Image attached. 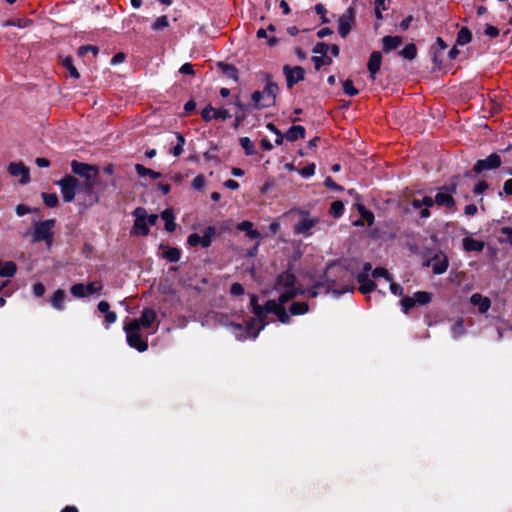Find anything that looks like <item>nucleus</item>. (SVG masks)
<instances>
[{
  "label": "nucleus",
  "instance_id": "obj_1",
  "mask_svg": "<svg viewBox=\"0 0 512 512\" xmlns=\"http://www.w3.org/2000/svg\"><path fill=\"white\" fill-rule=\"evenodd\" d=\"M274 289L279 293L277 300H269L264 306H260L257 296H250V304L255 314V318L250 320L245 327L242 324H231V328L236 338L244 340L249 337L256 338L259 332L264 328V319L268 313H273L283 324L290 322V316L286 312L284 305L302 293L301 289L296 286V278L293 274L285 272L278 276Z\"/></svg>",
  "mask_w": 512,
  "mask_h": 512
},
{
  "label": "nucleus",
  "instance_id": "obj_2",
  "mask_svg": "<svg viewBox=\"0 0 512 512\" xmlns=\"http://www.w3.org/2000/svg\"><path fill=\"white\" fill-rule=\"evenodd\" d=\"M266 85L262 91H255L251 95L252 108L263 109L272 107L276 102L278 85L271 80L270 75H265Z\"/></svg>",
  "mask_w": 512,
  "mask_h": 512
},
{
  "label": "nucleus",
  "instance_id": "obj_3",
  "mask_svg": "<svg viewBox=\"0 0 512 512\" xmlns=\"http://www.w3.org/2000/svg\"><path fill=\"white\" fill-rule=\"evenodd\" d=\"M71 168L75 174L85 178L84 189L88 194H92L96 185L99 169L96 166L76 160L71 162Z\"/></svg>",
  "mask_w": 512,
  "mask_h": 512
},
{
  "label": "nucleus",
  "instance_id": "obj_4",
  "mask_svg": "<svg viewBox=\"0 0 512 512\" xmlns=\"http://www.w3.org/2000/svg\"><path fill=\"white\" fill-rule=\"evenodd\" d=\"M124 331L126 333V340L130 347L139 352H145L148 349V343L142 339L139 331V321L130 320L124 323Z\"/></svg>",
  "mask_w": 512,
  "mask_h": 512
},
{
  "label": "nucleus",
  "instance_id": "obj_5",
  "mask_svg": "<svg viewBox=\"0 0 512 512\" xmlns=\"http://www.w3.org/2000/svg\"><path fill=\"white\" fill-rule=\"evenodd\" d=\"M34 231L32 234V242L44 241L48 248L53 243V228L55 226L54 219L38 221L33 223Z\"/></svg>",
  "mask_w": 512,
  "mask_h": 512
},
{
  "label": "nucleus",
  "instance_id": "obj_6",
  "mask_svg": "<svg viewBox=\"0 0 512 512\" xmlns=\"http://www.w3.org/2000/svg\"><path fill=\"white\" fill-rule=\"evenodd\" d=\"M298 214L301 218L298 223L294 225L293 231L295 234L309 236L311 229L319 222L317 217H310L309 213L304 210H290L286 215Z\"/></svg>",
  "mask_w": 512,
  "mask_h": 512
},
{
  "label": "nucleus",
  "instance_id": "obj_7",
  "mask_svg": "<svg viewBox=\"0 0 512 512\" xmlns=\"http://www.w3.org/2000/svg\"><path fill=\"white\" fill-rule=\"evenodd\" d=\"M335 273L340 274L342 277H345L348 275V272L341 267L334 266V265L329 266L325 273V277H326L327 281L329 282L328 287H327V292L331 291L336 296H340L346 292H353L354 287L350 281L347 282L346 284L341 285L340 289L336 288L335 281H334V279H332V276Z\"/></svg>",
  "mask_w": 512,
  "mask_h": 512
},
{
  "label": "nucleus",
  "instance_id": "obj_8",
  "mask_svg": "<svg viewBox=\"0 0 512 512\" xmlns=\"http://www.w3.org/2000/svg\"><path fill=\"white\" fill-rule=\"evenodd\" d=\"M57 184L60 187L63 200L67 203L72 202L79 188L78 179L72 176H66L59 180Z\"/></svg>",
  "mask_w": 512,
  "mask_h": 512
},
{
  "label": "nucleus",
  "instance_id": "obj_9",
  "mask_svg": "<svg viewBox=\"0 0 512 512\" xmlns=\"http://www.w3.org/2000/svg\"><path fill=\"white\" fill-rule=\"evenodd\" d=\"M355 21V9L349 7L338 19V32L345 38L351 31Z\"/></svg>",
  "mask_w": 512,
  "mask_h": 512
},
{
  "label": "nucleus",
  "instance_id": "obj_10",
  "mask_svg": "<svg viewBox=\"0 0 512 512\" xmlns=\"http://www.w3.org/2000/svg\"><path fill=\"white\" fill-rule=\"evenodd\" d=\"M133 216L135 217L134 222V233L142 236H146L149 233V226L147 224V211L143 207H137L133 211Z\"/></svg>",
  "mask_w": 512,
  "mask_h": 512
},
{
  "label": "nucleus",
  "instance_id": "obj_11",
  "mask_svg": "<svg viewBox=\"0 0 512 512\" xmlns=\"http://www.w3.org/2000/svg\"><path fill=\"white\" fill-rule=\"evenodd\" d=\"M501 163V157L496 153H492L487 158L478 160L473 167V171L481 173L485 170H493L498 168Z\"/></svg>",
  "mask_w": 512,
  "mask_h": 512
},
{
  "label": "nucleus",
  "instance_id": "obj_12",
  "mask_svg": "<svg viewBox=\"0 0 512 512\" xmlns=\"http://www.w3.org/2000/svg\"><path fill=\"white\" fill-rule=\"evenodd\" d=\"M456 191V185H451L449 188H441L435 195V203L438 206H444L452 208L455 205L454 198L452 196Z\"/></svg>",
  "mask_w": 512,
  "mask_h": 512
},
{
  "label": "nucleus",
  "instance_id": "obj_13",
  "mask_svg": "<svg viewBox=\"0 0 512 512\" xmlns=\"http://www.w3.org/2000/svg\"><path fill=\"white\" fill-rule=\"evenodd\" d=\"M13 177H19V183L25 185L30 181L29 169L22 162H11L7 168Z\"/></svg>",
  "mask_w": 512,
  "mask_h": 512
},
{
  "label": "nucleus",
  "instance_id": "obj_14",
  "mask_svg": "<svg viewBox=\"0 0 512 512\" xmlns=\"http://www.w3.org/2000/svg\"><path fill=\"white\" fill-rule=\"evenodd\" d=\"M283 72L286 77L287 86L289 88L304 79L305 71L300 66L290 67L286 65L283 68Z\"/></svg>",
  "mask_w": 512,
  "mask_h": 512
},
{
  "label": "nucleus",
  "instance_id": "obj_15",
  "mask_svg": "<svg viewBox=\"0 0 512 512\" xmlns=\"http://www.w3.org/2000/svg\"><path fill=\"white\" fill-rule=\"evenodd\" d=\"M426 265L432 268L434 274L440 275L447 271L448 259L442 253L436 254L426 262Z\"/></svg>",
  "mask_w": 512,
  "mask_h": 512
},
{
  "label": "nucleus",
  "instance_id": "obj_16",
  "mask_svg": "<svg viewBox=\"0 0 512 512\" xmlns=\"http://www.w3.org/2000/svg\"><path fill=\"white\" fill-rule=\"evenodd\" d=\"M470 302L472 305L478 307L481 314L486 313L491 307V301L488 297L482 296L480 293H475L471 296Z\"/></svg>",
  "mask_w": 512,
  "mask_h": 512
},
{
  "label": "nucleus",
  "instance_id": "obj_17",
  "mask_svg": "<svg viewBox=\"0 0 512 512\" xmlns=\"http://www.w3.org/2000/svg\"><path fill=\"white\" fill-rule=\"evenodd\" d=\"M157 314L155 310L151 308H146L142 311V314L139 319H136L139 321V329L141 327L144 328H150L152 324L156 321Z\"/></svg>",
  "mask_w": 512,
  "mask_h": 512
},
{
  "label": "nucleus",
  "instance_id": "obj_18",
  "mask_svg": "<svg viewBox=\"0 0 512 512\" xmlns=\"http://www.w3.org/2000/svg\"><path fill=\"white\" fill-rule=\"evenodd\" d=\"M382 63V55L379 51H374L370 55L369 61H368V70L370 72L371 78L374 80L376 73L380 70Z\"/></svg>",
  "mask_w": 512,
  "mask_h": 512
},
{
  "label": "nucleus",
  "instance_id": "obj_19",
  "mask_svg": "<svg viewBox=\"0 0 512 512\" xmlns=\"http://www.w3.org/2000/svg\"><path fill=\"white\" fill-rule=\"evenodd\" d=\"M237 229L242 232H246L247 237L250 239H260L261 233L253 228V223L251 221L245 220L240 222L237 225Z\"/></svg>",
  "mask_w": 512,
  "mask_h": 512
},
{
  "label": "nucleus",
  "instance_id": "obj_20",
  "mask_svg": "<svg viewBox=\"0 0 512 512\" xmlns=\"http://www.w3.org/2000/svg\"><path fill=\"white\" fill-rule=\"evenodd\" d=\"M349 193L351 195H355V199L357 200V209L361 217L368 222V225H372L374 222L373 213L367 210L361 203H359L360 197L358 194L354 193V190H350Z\"/></svg>",
  "mask_w": 512,
  "mask_h": 512
},
{
  "label": "nucleus",
  "instance_id": "obj_21",
  "mask_svg": "<svg viewBox=\"0 0 512 512\" xmlns=\"http://www.w3.org/2000/svg\"><path fill=\"white\" fill-rule=\"evenodd\" d=\"M402 42L401 36H385L382 39L384 52H390L396 49Z\"/></svg>",
  "mask_w": 512,
  "mask_h": 512
},
{
  "label": "nucleus",
  "instance_id": "obj_22",
  "mask_svg": "<svg viewBox=\"0 0 512 512\" xmlns=\"http://www.w3.org/2000/svg\"><path fill=\"white\" fill-rule=\"evenodd\" d=\"M463 248L467 252H480L484 248V242L475 240L471 237H465L463 239Z\"/></svg>",
  "mask_w": 512,
  "mask_h": 512
},
{
  "label": "nucleus",
  "instance_id": "obj_23",
  "mask_svg": "<svg viewBox=\"0 0 512 512\" xmlns=\"http://www.w3.org/2000/svg\"><path fill=\"white\" fill-rule=\"evenodd\" d=\"M285 137L288 141H296L298 138L305 137V128L301 125H294L286 132Z\"/></svg>",
  "mask_w": 512,
  "mask_h": 512
},
{
  "label": "nucleus",
  "instance_id": "obj_24",
  "mask_svg": "<svg viewBox=\"0 0 512 512\" xmlns=\"http://www.w3.org/2000/svg\"><path fill=\"white\" fill-rule=\"evenodd\" d=\"M66 294L63 290L57 289L52 297H51V305L53 308L57 310H63L64 309V300H65Z\"/></svg>",
  "mask_w": 512,
  "mask_h": 512
},
{
  "label": "nucleus",
  "instance_id": "obj_25",
  "mask_svg": "<svg viewBox=\"0 0 512 512\" xmlns=\"http://www.w3.org/2000/svg\"><path fill=\"white\" fill-rule=\"evenodd\" d=\"M16 264L12 261H0V277H12L16 273Z\"/></svg>",
  "mask_w": 512,
  "mask_h": 512
},
{
  "label": "nucleus",
  "instance_id": "obj_26",
  "mask_svg": "<svg viewBox=\"0 0 512 512\" xmlns=\"http://www.w3.org/2000/svg\"><path fill=\"white\" fill-rule=\"evenodd\" d=\"M309 307L306 302H294L289 307V312L291 315L298 316L304 315L308 312Z\"/></svg>",
  "mask_w": 512,
  "mask_h": 512
},
{
  "label": "nucleus",
  "instance_id": "obj_27",
  "mask_svg": "<svg viewBox=\"0 0 512 512\" xmlns=\"http://www.w3.org/2000/svg\"><path fill=\"white\" fill-rule=\"evenodd\" d=\"M161 218L165 221V229L168 232H173L176 228V224L174 222V216L171 210L166 209L161 213Z\"/></svg>",
  "mask_w": 512,
  "mask_h": 512
},
{
  "label": "nucleus",
  "instance_id": "obj_28",
  "mask_svg": "<svg viewBox=\"0 0 512 512\" xmlns=\"http://www.w3.org/2000/svg\"><path fill=\"white\" fill-rule=\"evenodd\" d=\"M135 170L139 177L150 176L152 179H158L161 177V173L152 169L146 168L141 164L135 165Z\"/></svg>",
  "mask_w": 512,
  "mask_h": 512
},
{
  "label": "nucleus",
  "instance_id": "obj_29",
  "mask_svg": "<svg viewBox=\"0 0 512 512\" xmlns=\"http://www.w3.org/2000/svg\"><path fill=\"white\" fill-rule=\"evenodd\" d=\"M472 39V34H471V31L466 28V27H463L459 30L458 34H457V39H456V43L458 45H466L468 44Z\"/></svg>",
  "mask_w": 512,
  "mask_h": 512
},
{
  "label": "nucleus",
  "instance_id": "obj_30",
  "mask_svg": "<svg viewBox=\"0 0 512 512\" xmlns=\"http://www.w3.org/2000/svg\"><path fill=\"white\" fill-rule=\"evenodd\" d=\"M180 255V250L174 247H167L163 253V257L171 263L178 262L180 260Z\"/></svg>",
  "mask_w": 512,
  "mask_h": 512
},
{
  "label": "nucleus",
  "instance_id": "obj_31",
  "mask_svg": "<svg viewBox=\"0 0 512 512\" xmlns=\"http://www.w3.org/2000/svg\"><path fill=\"white\" fill-rule=\"evenodd\" d=\"M175 137H176V140H177V143L176 145L171 149V153L175 156V157H178L180 156L183 151H184V145H185V138L183 137L182 134L180 133H175Z\"/></svg>",
  "mask_w": 512,
  "mask_h": 512
},
{
  "label": "nucleus",
  "instance_id": "obj_32",
  "mask_svg": "<svg viewBox=\"0 0 512 512\" xmlns=\"http://www.w3.org/2000/svg\"><path fill=\"white\" fill-rule=\"evenodd\" d=\"M399 55L405 59L413 60L417 55V48L414 44H407L400 52Z\"/></svg>",
  "mask_w": 512,
  "mask_h": 512
},
{
  "label": "nucleus",
  "instance_id": "obj_33",
  "mask_svg": "<svg viewBox=\"0 0 512 512\" xmlns=\"http://www.w3.org/2000/svg\"><path fill=\"white\" fill-rule=\"evenodd\" d=\"M62 65L69 71L71 77H73L75 79H78L80 77V74H79L78 70L76 69V67L74 66L73 60L71 57H65L62 60Z\"/></svg>",
  "mask_w": 512,
  "mask_h": 512
},
{
  "label": "nucleus",
  "instance_id": "obj_34",
  "mask_svg": "<svg viewBox=\"0 0 512 512\" xmlns=\"http://www.w3.org/2000/svg\"><path fill=\"white\" fill-rule=\"evenodd\" d=\"M222 72L230 79H233V80H237L238 79V70L232 66V65H229V64H223V63H220L219 64Z\"/></svg>",
  "mask_w": 512,
  "mask_h": 512
},
{
  "label": "nucleus",
  "instance_id": "obj_35",
  "mask_svg": "<svg viewBox=\"0 0 512 512\" xmlns=\"http://www.w3.org/2000/svg\"><path fill=\"white\" fill-rule=\"evenodd\" d=\"M239 141L246 155L251 156L255 153V146L254 143L250 140V138L241 137Z\"/></svg>",
  "mask_w": 512,
  "mask_h": 512
},
{
  "label": "nucleus",
  "instance_id": "obj_36",
  "mask_svg": "<svg viewBox=\"0 0 512 512\" xmlns=\"http://www.w3.org/2000/svg\"><path fill=\"white\" fill-rule=\"evenodd\" d=\"M204 239H205V236H200L199 234L197 233H192L188 236V239H187V243L190 245V246H197V245H201L202 247L204 248H207L209 247L210 245H206L204 243Z\"/></svg>",
  "mask_w": 512,
  "mask_h": 512
},
{
  "label": "nucleus",
  "instance_id": "obj_37",
  "mask_svg": "<svg viewBox=\"0 0 512 512\" xmlns=\"http://www.w3.org/2000/svg\"><path fill=\"white\" fill-rule=\"evenodd\" d=\"M435 203V198L433 199L432 197H424L423 198V206L425 207L424 209L421 210L420 212V216L422 218H428L430 217V211H429V208L432 207Z\"/></svg>",
  "mask_w": 512,
  "mask_h": 512
},
{
  "label": "nucleus",
  "instance_id": "obj_38",
  "mask_svg": "<svg viewBox=\"0 0 512 512\" xmlns=\"http://www.w3.org/2000/svg\"><path fill=\"white\" fill-rule=\"evenodd\" d=\"M32 22L28 19H11L3 23V27L16 26L19 28L28 27Z\"/></svg>",
  "mask_w": 512,
  "mask_h": 512
},
{
  "label": "nucleus",
  "instance_id": "obj_39",
  "mask_svg": "<svg viewBox=\"0 0 512 512\" xmlns=\"http://www.w3.org/2000/svg\"><path fill=\"white\" fill-rule=\"evenodd\" d=\"M330 213L335 217L339 218L344 213V204L341 201H334L330 206Z\"/></svg>",
  "mask_w": 512,
  "mask_h": 512
},
{
  "label": "nucleus",
  "instance_id": "obj_40",
  "mask_svg": "<svg viewBox=\"0 0 512 512\" xmlns=\"http://www.w3.org/2000/svg\"><path fill=\"white\" fill-rule=\"evenodd\" d=\"M42 199L48 207H55L58 204V196L55 193H42Z\"/></svg>",
  "mask_w": 512,
  "mask_h": 512
},
{
  "label": "nucleus",
  "instance_id": "obj_41",
  "mask_svg": "<svg viewBox=\"0 0 512 512\" xmlns=\"http://www.w3.org/2000/svg\"><path fill=\"white\" fill-rule=\"evenodd\" d=\"M414 298L416 303L425 305L431 301V294L425 291H418L414 294Z\"/></svg>",
  "mask_w": 512,
  "mask_h": 512
},
{
  "label": "nucleus",
  "instance_id": "obj_42",
  "mask_svg": "<svg viewBox=\"0 0 512 512\" xmlns=\"http://www.w3.org/2000/svg\"><path fill=\"white\" fill-rule=\"evenodd\" d=\"M169 26V20L168 17L163 15L156 19L154 24L152 25V29L155 31L163 30L164 28Z\"/></svg>",
  "mask_w": 512,
  "mask_h": 512
},
{
  "label": "nucleus",
  "instance_id": "obj_43",
  "mask_svg": "<svg viewBox=\"0 0 512 512\" xmlns=\"http://www.w3.org/2000/svg\"><path fill=\"white\" fill-rule=\"evenodd\" d=\"M451 332L454 339H457L460 336H462L465 332L463 321L457 320L453 325Z\"/></svg>",
  "mask_w": 512,
  "mask_h": 512
},
{
  "label": "nucleus",
  "instance_id": "obj_44",
  "mask_svg": "<svg viewBox=\"0 0 512 512\" xmlns=\"http://www.w3.org/2000/svg\"><path fill=\"white\" fill-rule=\"evenodd\" d=\"M72 295L77 298H82L86 296V289L83 284H75L70 289Z\"/></svg>",
  "mask_w": 512,
  "mask_h": 512
},
{
  "label": "nucleus",
  "instance_id": "obj_45",
  "mask_svg": "<svg viewBox=\"0 0 512 512\" xmlns=\"http://www.w3.org/2000/svg\"><path fill=\"white\" fill-rule=\"evenodd\" d=\"M266 127L269 131L273 132V135H276L275 143L277 145H281L283 143L284 136L280 130H278L273 123H268Z\"/></svg>",
  "mask_w": 512,
  "mask_h": 512
},
{
  "label": "nucleus",
  "instance_id": "obj_46",
  "mask_svg": "<svg viewBox=\"0 0 512 512\" xmlns=\"http://www.w3.org/2000/svg\"><path fill=\"white\" fill-rule=\"evenodd\" d=\"M344 93L348 96H355L358 94V90L354 87L353 82L349 79L343 81Z\"/></svg>",
  "mask_w": 512,
  "mask_h": 512
},
{
  "label": "nucleus",
  "instance_id": "obj_47",
  "mask_svg": "<svg viewBox=\"0 0 512 512\" xmlns=\"http://www.w3.org/2000/svg\"><path fill=\"white\" fill-rule=\"evenodd\" d=\"M373 278L382 277L386 280V282H391V276L385 268H376L372 272Z\"/></svg>",
  "mask_w": 512,
  "mask_h": 512
},
{
  "label": "nucleus",
  "instance_id": "obj_48",
  "mask_svg": "<svg viewBox=\"0 0 512 512\" xmlns=\"http://www.w3.org/2000/svg\"><path fill=\"white\" fill-rule=\"evenodd\" d=\"M231 118V114L227 109H214L213 119L227 120Z\"/></svg>",
  "mask_w": 512,
  "mask_h": 512
},
{
  "label": "nucleus",
  "instance_id": "obj_49",
  "mask_svg": "<svg viewBox=\"0 0 512 512\" xmlns=\"http://www.w3.org/2000/svg\"><path fill=\"white\" fill-rule=\"evenodd\" d=\"M415 304H416V301H415L414 296L413 297H404L401 300V306L405 313H407L409 311V309L414 307Z\"/></svg>",
  "mask_w": 512,
  "mask_h": 512
},
{
  "label": "nucleus",
  "instance_id": "obj_50",
  "mask_svg": "<svg viewBox=\"0 0 512 512\" xmlns=\"http://www.w3.org/2000/svg\"><path fill=\"white\" fill-rule=\"evenodd\" d=\"M87 52H92L93 55L96 56L99 52V49H98V47L93 46V45L81 46L78 49V55L81 57L86 55Z\"/></svg>",
  "mask_w": 512,
  "mask_h": 512
},
{
  "label": "nucleus",
  "instance_id": "obj_51",
  "mask_svg": "<svg viewBox=\"0 0 512 512\" xmlns=\"http://www.w3.org/2000/svg\"><path fill=\"white\" fill-rule=\"evenodd\" d=\"M315 164H309L300 170V175L304 178H309L315 174Z\"/></svg>",
  "mask_w": 512,
  "mask_h": 512
},
{
  "label": "nucleus",
  "instance_id": "obj_52",
  "mask_svg": "<svg viewBox=\"0 0 512 512\" xmlns=\"http://www.w3.org/2000/svg\"><path fill=\"white\" fill-rule=\"evenodd\" d=\"M85 289L86 293L88 294L99 293L102 290V285L100 284V282L95 281L85 286Z\"/></svg>",
  "mask_w": 512,
  "mask_h": 512
},
{
  "label": "nucleus",
  "instance_id": "obj_53",
  "mask_svg": "<svg viewBox=\"0 0 512 512\" xmlns=\"http://www.w3.org/2000/svg\"><path fill=\"white\" fill-rule=\"evenodd\" d=\"M216 233V230L213 226H208L205 231H204V236H205V239H204V243L206 245H211L212 243V238L214 237Z\"/></svg>",
  "mask_w": 512,
  "mask_h": 512
},
{
  "label": "nucleus",
  "instance_id": "obj_54",
  "mask_svg": "<svg viewBox=\"0 0 512 512\" xmlns=\"http://www.w3.org/2000/svg\"><path fill=\"white\" fill-rule=\"evenodd\" d=\"M257 37H258V38H267V39H268L267 43H268V45H270V46H274V45H276V44H277V42H278V41H277V39H276L275 37L268 38V36H267V30H266V29H263V28H261V29H259V30L257 31Z\"/></svg>",
  "mask_w": 512,
  "mask_h": 512
},
{
  "label": "nucleus",
  "instance_id": "obj_55",
  "mask_svg": "<svg viewBox=\"0 0 512 512\" xmlns=\"http://www.w3.org/2000/svg\"><path fill=\"white\" fill-rule=\"evenodd\" d=\"M205 186V177L203 175L196 176L192 181V187L201 190Z\"/></svg>",
  "mask_w": 512,
  "mask_h": 512
},
{
  "label": "nucleus",
  "instance_id": "obj_56",
  "mask_svg": "<svg viewBox=\"0 0 512 512\" xmlns=\"http://www.w3.org/2000/svg\"><path fill=\"white\" fill-rule=\"evenodd\" d=\"M375 288V283L370 280L368 282H365L364 284H361L359 286V291L362 293V294H368L370 293L373 289Z\"/></svg>",
  "mask_w": 512,
  "mask_h": 512
},
{
  "label": "nucleus",
  "instance_id": "obj_57",
  "mask_svg": "<svg viewBox=\"0 0 512 512\" xmlns=\"http://www.w3.org/2000/svg\"><path fill=\"white\" fill-rule=\"evenodd\" d=\"M213 113H214V108L211 106V105H207L203 110H202V118L205 120V121H210L213 119Z\"/></svg>",
  "mask_w": 512,
  "mask_h": 512
},
{
  "label": "nucleus",
  "instance_id": "obj_58",
  "mask_svg": "<svg viewBox=\"0 0 512 512\" xmlns=\"http://www.w3.org/2000/svg\"><path fill=\"white\" fill-rule=\"evenodd\" d=\"M485 34L491 38L497 37L499 35V29L493 25L486 24Z\"/></svg>",
  "mask_w": 512,
  "mask_h": 512
},
{
  "label": "nucleus",
  "instance_id": "obj_59",
  "mask_svg": "<svg viewBox=\"0 0 512 512\" xmlns=\"http://www.w3.org/2000/svg\"><path fill=\"white\" fill-rule=\"evenodd\" d=\"M388 283H389L390 291L392 294H394L396 296L403 295V288L399 284L394 283L392 280H391V282H388Z\"/></svg>",
  "mask_w": 512,
  "mask_h": 512
},
{
  "label": "nucleus",
  "instance_id": "obj_60",
  "mask_svg": "<svg viewBox=\"0 0 512 512\" xmlns=\"http://www.w3.org/2000/svg\"><path fill=\"white\" fill-rule=\"evenodd\" d=\"M116 320H117V314L113 311L108 312L105 315V327L108 329L111 324L116 322Z\"/></svg>",
  "mask_w": 512,
  "mask_h": 512
},
{
  "label": "nucleus",
  "instance_id": "obj_61",
  "mask_svg": "<svg viewBox=\"0 0 512 512\" xmlns=\"http://www.w3.org/2000/svg\"><path fill=\"white\" fill-rule=\"evenodd\" d=\"M230 292L232 295L239 296L244 293V288L239 283H233L230 288Z\"/></svg>",
  "mask_w": 512,
  "mask_h": 512
},
{
  "label": "nucleus",
  "instance_id": "obj_62",
  "mask_svg": "<svg viewBox=\"0 0 512 512\" xmlns=\"http://www.w3.org/2000/svg\"><path fill=\"white\" fill-rule=\"evenodd\" d=\"M179 72H180L181 74L194 75L193 65H192L191 63H184V64L180 67Z\"/></svg>",
  "mask_w": 512,
  "mask_h": 512
},
{
  "label": "nucleus",
  "instance_id": "obj_63",
  "mask_svg": "<svg viewBox=\"0 0 512 512\" xmlns=\"http://www.w3.org/2000/svg\"><path fill=\"white\" fill-rule=\"evenodd\" d=\"M15 211L18 216H24V215L30 213L31 209L26 205L19 204L16 206Z\"/></svg>",
  "mask_w": 512,
  "mask_h": 512
},
{
  "label": "nucleus",
  "instance_id": "obj_64",
  "mask_svg": "<svg viewBox=\"0 0 512 512\" xmlns=\"http://www.w3.org/2000/svg\"><path fill=\"white\" fill-rule=\"evenodd\" d=\"M501 234L506 235L508 237L509 243L512 245V227L506 226L500 229Z\"/></svg>",
  "mask_w": 512,
  "mask_h": 512
}]
</instances>
